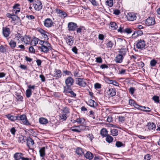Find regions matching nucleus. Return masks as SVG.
I'll return each instance as SVG.
<instances>
[{
	"label": "nucleus",
	"instance_id": "aec40b11",
	"mask_svg": "<svg viewBox=\"0 0 160 160\" xmlns=\"http://www.w3.org/2000/svg\"><path fill=\"white\" fill-rule=\"evenodd\" d=\"M85 157L89 160H91L93 158V154L89 151L87 152L84 155Z\"/></svg>",
	"mask_w": 160,
	"mask_h": 160
},
{
	"label": "nucleus",
	"instance_id": "79ce46f5",
	"mask_svg": "<svg viewBox=\"0 0 160 160\" xmlns=\"http://www.w3.org/2000/svg\"><path fill=\"white\" fill-rule=\"evenodd\" d=\"M16 98L17 100L19 101H22L23 99V97L18 93L16 94Z\"/></svg>",
	"mask_w": 160,
	"mask_h": 160
},
{
	"label": "nucleus",
	"instance_id": "4d7b16f0",
	"mask_svg": "<svg viewBox=\"0 0 160 160\" xmlns=\"http://www.w3.org/2000/svg\"><path fill=\"white\" fill-rule=\"evenodd\" d=\"M65 92L66 93H69L71 94L72 97H75L76 96V94L72 91H66Z\"/></svg>",
	"mask_w": 160,
	"mask_h": 160
},
{
	"label": "nucleus",
	"instance_id": "7ed1b4c3",
	"mask_svg": "<svg viewBox=\"0 0 160 160\" xmlns=\"http://www.w3.org/2000/svg\"><path fill=\"white\" fill-rule=\"evenodd\" d=\"M76 81V84L80 86L85 87L86 85V81L83 78H77Z\"/></svg>",
	"mask_w": 160,
	"mask_h": 160
},
{
	"label": "nucleus",
	"instance_id": "72a5a7b5",
	"mask_svg": "<svg viewBox=\"0 0 160 160\" xmlns=\"http://www.w3.org/2000/svg\"><path fill=\"white\" fill-rule=\"evenodd\" d=\"M76 153L78 155H81L83 153L82 149L79 148H77V149H76Z\"/></svg>",
	"mask_w": 160,
	"mask_h": 160
},
{
	"label": "nucleus",
	"instance_id": "a18cd8bd",
	"mask_svg": "<svg viewBox=\"0 0 160 160\" xmlns=\"http://www.w3.org/2000/svg\"><path fill=\"white\" fill-rule=\"evenodd\" d=\"M94 6H97L98 5V3L95 0H88Z\"/></svg>",
	"mask_w": 160,
	"mask_h": 160
},
{
	"label": "nucleus",
	"instance_id": "c756f323",
	"mask_svg": "<svg viewBox=\"0 0 160 160\" xmlns=\"http://www.w3.org/2000/svg\"><path fill=\"white\" fill-rule=\"evenodd\" d=\"M71 129L73 132H80L79 126L72 127L71 128Z\"/></svg>",
	"mask_w": 160,
	"mask_h": 160
},
{
	"label": "nucleus",
	"instance_id": "a19ab883",
	"mask_svg": "<svg viewBox=\"0 0 160 160\" xmlns=\"http://www.w3.org/2000/svg\"><path fill=\"white\" fill-rule=\"evenodd\" d=\"M39 40L38 38H34L33 40L31 42V44L32 45L34 44V45L35 46L38 43Z\"/></svg>",
	"mask_w": 160,
	"mask_h": 160
},
{
	"label": "nucleus",
	"instance_id": "69168bd1",
	"mask_svg": "<svg viewBox=\"0 0 160 160\" xmlns=\"http://www.w3.org/2000/svg\"><path fill=\"white\" fill-rule=\"evenodd\" d=\"M104 36L102 34H99L98 35V38L99 40H102L104 39Z\"/></svg>",
	"mask_w": 160,
	"mask_h": 160
},
{
	"label": "nucleus",
	"instance_id": "f257e3e1",
	"mask_svg": "<svg viewBox=\"0 0 160 160\" xmlns=\"http://www.w3.org/2000/svg\"><path fill=\"white\" fill-rule=\"evenodd\" d=\"M51 45L50 43L47 42H45V44L41 47H39V48L41 49V51L44 52L45 53H47L49 51V49H51L50 46Z\"/></svg>",
	"mask_w": 160,
	"mask_h": 160
},
{
	"label": "nucleus",
	"instance_id": "de8ad7c7",
	"mask_svg": "<svg viewBox=\"0 0 160 160\" xmlns=\"http://www.w3.org/2000/svg\"><path fill=\"white\" fill-rule=\"evenodd\" d=\"M60 117L61 119L65 120L67 118V114L63 113Z\"/></svg>",
	"mask_w": 160,
	"mask_h": 160
},
{
	"label": "nucleus",
	"instance_id": "4be33fe9",
	"mask_svg": "<svg viewBox=\"0 0 160 160\" xmlns=\"http://www.w3.org/2000/svg\"><path fill=\"white\" fill-rule=\"evenodd\" d=\"M148 129L150 130L155 129L156 128L155 124L152 122H149L147 125Z\"/></svg>",
	"mask_w": 160,
	"mask_h": 160
},
{
	"label": "nucleus",
	"instance_id": "9d476101",
	"mask_svg": "<svg viewBox=\"0 0 160 160\" xmlns=\"http://www.w3.org/2000/svg\"><path fill=\"white\" fill-rule=\"evenodd\" d=\"M68 27L69 31H75L77 27V24L73 22H70L68 24Z\"/></svg>",
	"mask_w": 160,
	"mask_h": 160
},
{
	"label": "nucleus",
	"instance_id": "4468645a",
	"mask_svg": "<svg viewBox=\"0 0 160 160\" xmlns=\"http://www.w3.org/2000/svg\"><path fill=\"white\" fill-rule=\"evenodd\" d=\"M66 42L68 45L72 46L73 43V37L70 36H67L66 37Z\"/></svg>",
	"mask_w": 160,
	"mask_h": 160
},
{
	"label": "nucleus",
	"instance_id": "37998d69",
	"mask_svg": "<svg viewBox=\"0 0 160 160\" xmlns=\"http://www.w3.org/2000/svg\"><path fill=\"white\" fill-rule=\"evenodd\" d=\"M8 14L10 16H12V17H9V18H11L12 19V21H15L17 18H18V16H16V15H15L14 14H13V15H12L10 13H8Z\"/></svg>",
	"mask_w": 160,
	"mask_h": 160
},
{
	"label": "nucleus",
	"instance_id": "58836bf2",
	"mask_svg": "<svg viewBox=\"0 0 160 160\" xmlns=\"http://www.w3.org/2000/svg\"><path fill=\"white\" fill-rule=\"evenodd\" d=\"M110 25L112 28H113L112 29H117L118 28L117 25L115 22H111Z\"/></svg>",
	"mask_w": 160,
	"mask_h": 160
},
{
	"label": "nucleus",
	"instance_id": "774afa93",
	"mask_svg": "<svg viewBox=\"0 0 160 160\" xmlns=\"http://www.w3.org/2000/svg\"><path fill=\"white\" fill-rule=\"evenodd\" d=\"M144 159L145 160H150V156L149 154H148L145 155L144 157Z\"/></svg>",
	"mask_w": 160,
	"mask_h": 160
},
{
	"label": "nucleus",
	"instance_id": "39448f33",
	"mask_svg": "<svg viewBox=\"0 0 160 160\" xmlns=\"http://www.w3.org/2000/svg\"><path fill=\"white\" fill-rule=\"evenodd\" d=\"M155 21L154 17H149L147 19L145 22V24L148 26L153 25L155 24Z\"/></svg>",
	"mask_w": 160,
	"mask_h": 160
},
{
	"label": "nucleus",
	"instance_id": "f03ea898",
	"mask_svg": "<svg viewBox=\"0 0 160 160\" xmlns=\"http://www.w3.org/2000/svg\"><path fill=\"white\" fill-rule=\"evenodd\" d=\"M17 120H21L23 123L25 125H29V123L28 122L26 115H17Z\"/></svg>",
	"mask_w": 160,
	"mask_h": 160
},
{
	"label": "nucleus",
	"instance_id": "864d4df0",
	"mask_svg": "<svg viewBox=\"0 0 160 160\" xmlns=\"http://www.w3.org/2000/svg\"><path fill=\"white\" fill-rule=\"evenodd\" d=\"M96 62H97L101 63L102 62V58L100 57H98L96 58Z\"/></svg>",
	"mask_w": 160,
	"mask_h": 160
},
{
	"label": "nucleus",
	"instance_id": "bf43d9fd",
	"mask_svg": "<svg viewBox=\"0 0 160 160\" xmlns=\"http://www.w3.org/2000/svg\"><path fill=\"white\" fill-rule=\"evenodd\" d=\"M6 51L5 48L2 45L0 46V52H3Z\"/></svg>",
	"mask_w": 160,
	"mask_h": 160
},
{
	"label": "nucleus",
	"instance_id": "20e7f679",
	"mask_svg": "<svg viewBox=\"0 0 160 160\" xmlns=\"http://www.w3.org/2000/svg\"><path fill=\"white\" fill-rule=\"evenodd\" d=\"M146 46L145 42L144 40H141L138 41L136 44V47L139 49H142L144 48Z\"/></svg>",
	"mask_w": 160,
	"mask_h": 160
},
{
	"label": "nucleus",
	"instance_id": "8fccbe9b",
	"mask_svg": "<svg viewBox=\"0 0 160 160\" xmlns=\"http://www.w3.org/2000/svg\"><path fill=\"white\" fill-rule=\"evenodd\" d=\"M159 97L156 96H154L152 98L153 100L157 102H159Z\"/></svg>",
	"mask_w": 160,
	"mask_h": 160
},
{
	"label": "nucleus",
	"instance_id": "13d9d810",
	"mask_svg": "<svg viewBox=\"0 0 160 160\" xmlns=\"http://www.w3.org/2000/svg\"><path fill=\"white\" fill-rule=\"evenodd\" d=\"M63 72L66 75H71L72 76V74L71 72L67 70H64L63 71Z\"/></svg>",
	"mask_w": 160,
	"mask_h": 160
},
{
	"label": "nucleus",
	"instance_id": "9b49d317",
	"mask_svg": "<svg viewBox=\"0 0 160 160\" xmlns=\"http://www.w3.org/2000/svg\"><path fill=\"white\" fill-rule=\"evenodd\" d=\"M44 25L47 27H50L52 26L53 22L52 20L49 18H47L44 21Z\"/></svg>",
	"mask_w": 160,
	"mask_h": 160
},
{
	"label": "nucleus",
	"instance_id": "e2e57ef3",
	"mask_svg": "<svg viewBox=\"0 0 160 160\" xmlns=\"http://www.w3.org/2000/svg\"><path fill=\"white\" fill-rule=\"evenodd\" d=\"M133 106L136 108L140 109L141 107H142L141 106H140L138 105L137 103L136 102L134 104V105H133Z\"/></svg>",
	"mask_w": 160,
	"mask_h": 160
},
{
	"label": "nucleus",
	"instance_id": "423d86ee",
	"mask_svg": "<svg viewBox=\"0 0 160 160\" xmlns=\"http://www.w3.org/2000/svg\"><path fill=\"white\" fill-rule=\"evenodd\" d=\"M118 32L122 33H126L128 34L131 33L132 32V30L131 28H124L123 27H122L121 26L118 29Z\"/></svg>",
	"mask_w": 160,
	"mask_h": 160
},
{
	"label": "nucleus",
	"instance_id": "f704fd0d",
	"mask_svg": "<svg viewBox=\"0 0 160 160\" xmlns=\"http://www.w3.org/2000/svg\"><path fill=\"white\" fill-rule=\"evenodd\" d=\"M32 93V91L30 89H28L26 91V94L27 98L30 97Z\"/></svg>",
	"mask_w": 160,
	"mask_h": 160
},
{
	"label": "nucleus",
	"instance_id": "c03bdc74",
	"mask_svg": "<svg viewBox=\"0 0 160 160\" xmlns=\"http://www.w3.org/2000/svg\"><path fill=\"white\" fill-rule=\"evenodd\" d=\"M76 121H77L78 123L83 124L84 123V120L83 118H79L76 119Z\"/></svg>",
	"mask_w": 160,
	"mask_h": 160
},
{
	"label": "nucleus",
	"instance_id": "5fc2aeb1",
	"mask_svg": "<svg viewBox=\"0 0 160 160\" xmlns=\"http://www.w3.org/2000/svg\"><path fill=\"white\" fill-rule=\"evenodd\" d=\"M119 121L122 122L125 120V117L123 116H119L118 117Z\"/></svg>",
	"mask_w": 160,
	"mask_h": 160
},
{
	"label": "nucleus",
	"instance_id": "473e14b6",
	"mask_svg": "<svg viewBox=\"0 0 160 160\" xmlns=\"http://www.w3.org/2000/svg\"><path fill=\"white\" fill-rule=\"evenodd\" d=\"M34 143V141L32 139L30 138H29L28 139L27 141V144L28 147H29L30 145H33Z\"/></svg>",
	"mask_w": 160,
	"mask_h": 160
},
{
	"label": "nucleus",
	"instance_id": "2f4dec72",
	"mask_svg": "<svg viewBox=\"0 0 160 160\" xmlns=\"http://www.w3.org/2000/svg\"><path fill=\"white\" fill-rule=\"evenodd\" d=\"M126 53V50L124 49H122L119 51V54L123 57L125 56Z\"/></svg>",
	"mask_w": 160,
	"mask_h": 160
},
{
	"label": "nucleus",
	"instance_id": "052dcab7",
	"mask_svg": "<svg viewBox=\"0 0 160 160\" xmlns=\"http://www.w3.org/2000/svg\"><path fill=\"white\" fill-rule=\"evenodd\" d=\"M72 51L75 54L78 53V49L76 47H74L72 48Z\"/></svg>",
	"mask_w": 160,
	"mask_h": 160
},
{
	"label": "nucleus",
	"instance_id": "6ab92c4d",
	"mask_svg": "<svg viewBox=\"0 0 160 160\" xmlns=\"http://www.w3.org/2000/svg\"><path fill=\"white\" fill-rule=\"evenodd\" d=\"M123 58V57L122 55L118 54L115 57V61L117 63H121L122 61Z\"/></svg>",
	"mask_w": 160,
	"mask_h": 160
},
{
	"label": "nucleus",
	"instance_id": "cd10ccee",
	"mask_svg": "<svg viewBox=\"0 0 160 160\" xmlns=\"http://www.w3.org/2000/svg\"><path fill=\"white\" fill-rule=\"evenodd\" d=\"M22 154L21 153H16L14 155V158L16 160H19L20 159H22Z\"/></svg>",
	"mask_w": 160,
	"mask_h": 160
},
{
	"label": "nucleus",
	"instance_id": "338daca9",
	"mask_svg": "<svg viewBox=\"0 0 160 160\" xmlns=\"http://www.w3.org/2000/svg\"><path fill=\"white\" fill-rule=\"evenodd\" d=\"M95 88H101V85L98 83H96L94 85Z\"/></svg>",
	"mask_w": 160,
	"mask_h": 160
},
{
	"label": "nucleus",
	"instance_id": "0eeeda50",
	"mask_svg": "<svg viewBox=\"0 0 160 160\" xmlns=\"http://www.w3.org/2000/svg\"><path fill=\"white\" fill-rule=\"evenodd\" d=\"M20 5L19 3H16L13 6L12 12L13 14H17L20 12V8L19 7Z\"/></svg>",
	"mask_w": 160,
	"mask_h": 160
},
{
	"label": "nucleus",
	"instance_id": "393cba45",
	"mask_svg": "<svg viewBox=\"0 0 160 160\" xmlns=\"http://www.w3.org/2000/svg\"><path fill=\"white\" fill-rule=\"evenodd\" d=\"M23 38V37L22 36V35L21 34L19 33H17V34L15 35L14 39L15 40H19L20 41V40H21V41L22 40Z\"/></svg>",
	"mask_w": 160,
	"mask_h": 160
},
{
	"label": "nucleus",
	"instance_id": "6e6552de",
	"mask_svg": "<svg viewBox=\"0 0 160 160\" xmlns=\"http://www.w3.org/2000/svg\"><path fill=\"white\" fill-rule=\"evenodd\" d=\"M127 17L128 21H132L136 19V14L133 12H129L128 13Z\"/></svg>",
	"mask_w": 160,
	"mask_h": 160
},
{
	"label": "nucleus",
	"instance_id": "4c0bfd02",
	"mask_svg": "<svg viewBox=\"0 0 160 160\" xmlns=\"http://www.w3.org/2000/svg\"><path fill=\"white\" fill-rule=\"evenodd\" d=\"M140 109L146 112H150L151 111V109L148 107H145V106L141 107Z\"/></svg>",
	"mask_w": 160,
	"mask_h": 160
},
{
	"label": "nucleus",
	"instance_id": "ea45409f",
	"mask_svg": "<svg viewBox=\"0 0 160 160\" xmlns=\"http://www.w3.org/2000/svg\"><path fill=\"white\" fill-rule=\"evenodd\" d=\"M107 4L109 6L111 7L113 5V0H107L106 1Z\"/></svg>",
	"mask_w": 160,
	"mask_h": 160
},
{
	"label": "nucleus",
	"instance_id": "e433bc0d",
	"mask_svg": "<svg viewBox=\"0 0 160 160\" xmlns=\"http://www.w3.org/2000/svg\"><path fill=\"white\" fill-rule=\"evenodd\" d=\"M111 132L112 135L113 136H116L118 134V130L116 129H113L111 130Z\"/></svg>",
	"mask_w": 160,
	"mask_h": 160
},
{
	"label": "nucleus",
	"instance_id": "c85d7f7f",
	"mask_svg": "<svg viewBox=\"0 0 160 160\" xmlns=\"http://www.w3.org/2000/svg\"><path fill=\"white\" fill-rule=\"evenodd\" d=\"M55 74V77L58 78L61 77L62 75L61 71L59 69L56 70Z\"/></svg>",
	"mask_w": 160,
	"mask_h": 160
},
{
	"label": "nucleus",
	"instance_id": "a211bd4d",
	"mask_svg": "<svg viewBox=\"0 0 160 160\" xmlns=\"http://www.w3.org/2000/svg\"><path fill=\"white\" fill-rule=\"evenodd\" d=\"M34 8L37 10H40L42 8V4L41 2L39 1L37 3L35 4L34 6Z\"/></svg>",
	"mask_w": 160,
	"mask_h": 160
},
{
	"label": "nucleus",
	"instance_id": "c9c22d12",
	"mask_svg": "<svg viewBox=\"0 0 160 160\" xmlns=\"http://www.w3.org/2000/svg\"><path fill=\"white\" fill-rule=\"evenodd\" d=\"M16 42L13 40H11L9 43V44L12 48H14L16 46Z\"/></svg>",
	"mask_w": 160,
	"mask_h": 160
},
{
	"label": "nucleus",
	"instance_id": "412c9836",
	"mask_svg": "<svg viewBox=\"0 0 160 160\" xmlns=\"http://www.w3.org/2000/svg\"><path fill=\"white\" fill-rule=\"evenodd\" d=\"M39 152L41 157H44L45 155V147H43L41 148L39 150Z\"/></svg>",
	"mask_w": 160,
	"mask_h": 160
},
{
	"label": "nucleus",
	"instance_id": "7c9ffc66",
	"mask_svg": "<svg viewBox=\"0 0 160 160\" xmlns=\"http://www.w3.org/2000/svg\"><path fill=\"white\" fill-rule=\"evenodd\" d=\"M106 141L110 143L112 142L113 140V138L111 136L108 135H107L106 138Z\"/></svg>",
	"mask_w": 160,
	"mask_h": 160
},
{
	"label": "nucleus",
	"instance_id": "b1692460",
	"mask_svg": "<svg viewBox=\"0 0 160 160\" xmlns=\"http://www.w3.org/2000/svg\"><path fill=\"white\" fill-rule=\"evenodd\" d=\"M88 102L89 105L91 107L94 108L97 105V103L92 100H90Z\"/></svg>",
	"mask_w": 160,
	"mask_h": 160
},
{
	"label": "nucleus",
	"instance_id": "09e8293b",
	"mask_svg": "<svg viewBox=\"0 0 160 160\" xmlns=\"http://www.w3.org/2000/svg\"><path fill=\"white\" fill-rule=\"evenodd\" d=\"M63 112L66 114L69 113V109L68 108H65L63 110Z\"/></svg>",
	"mask_w": 160,
	"mask_h": 160
},
{
	"label": "nucleus",
	"instance_id": "f8f14e48",
	"mask_svg": "<svg viewBox=\"0 0 160 160\" xmlns=\"http://www.w3.org/2000/svg\"><path fill=\"white\" fill-rule=\"evenodd\" d=\"M3 34L5 37H8L10 33V29L8 28L3 27L2 28Z\"/></svg>",
	"mask_w": 160,
	"mask_h": 160
},
{
	"label": "nucleus",
	"instance_id": "f3484780",
	"mask_svg": "<svg viewBox=\"0 0 160 160\" xmlns=\"http://www.w3.org/2000/svg\"><path fill=\"white\" fill-rule=\"evenodd\" d=\"M115 42L114 41H109L106 44L107 48L111 49L113 46H115Z\"/></svg>",
	"mask_w": 160,
	"mask_h": 160
},
{
	"label": "nucleus",
	"instance_id": "49530a36",
	"mask_svg": "<svg viewBox=\"0 0 160 160\" xmlns=\"http://www.w3.org/2000/svg\"><path fill=\"white\" fill-rule=\"evenodd\" d=\"M157 63V62L154 59L151 61L150 62V65L152 67L155 66Z\"/></svg>",
	"mask_w": 160,
	"mask_h": 160
},
{
	"label": "nucleus",
	"instance_id": "680f3d73",
	"mask_svg": "<svg viewBox=\"0 0 160 160\" xmlns=\"http://www.w3.org/2000/svg\"><path fill=\"white\" fill-rule=\"evenodd\" d=\"M135 89L133 87H131L129 88V92H130L131 94H133L134 93L135 91Z\"/></svg>",
	"mask_w": 160,
	"mask_h": 160
},
{
	"label": "nucleus",
	"instance_id": "5701e85b",
	"mask_svg": "<svg viewBox=\"0 0 160 160\" xmlns=\"http://www.w3.org/2000/svg\"><path fill=\"white\" fill-rule=\"evenodd\" d=\"M7 118L11 121H14L17 120V116H13L10 114H7L6 115Z\"/></svg>",
	"mask_w": 160,
	"mask_h": 160
},
{
	"label": "nucleus",
	"instance_id": "0e129e2a",
	"mask_svg": "<svg viewBox=\"0 0 160 160\" xmlns=\"http://www.w3.org/2000/svg\"><path fill=\"white\" fill-rule=\"evenodd\" d=\"M29 51L31 52L34 53L35 52V50L32 46L30 47L29 48Z\"/></svg>",
	"mask_w": 160,
	"mask_h": 160
},
{
	"label": "nucleus",
	"instance_id": "6e6d98bb",
	"mask_svg": "<svg viewBox=\"0 0 160 160\" xmlns=\"http://www.w3.org/2000/svg\"><path fill=\"white\" fill-rule=\"evenodd\" d=\"M10 132L13 135H14L16 132V130L15 128L13 127L10 129Z\"/></svg>",
	"mask_w": 160,
	"mask_h": 160
},
{
	"label": "nucleus",
	"instance_id": "1a4fd4ad",
	"mask_svg": "<svg viewBox=\"0 0 160 160\" xmlns=\"http://www.w3.org/2000/svg\"><path fill=\"white\" fill-rule=\"evenodd\" d=\"M74 83V80L71 77L68 78L65 80V83L68 88L72 86Z\"/></svg>",
	"mask_w": 160,
	"mask_h": 160
},
{
	"label": "nucleus",
	"instance_id": "603ef678",
	"mask_svg": "<svg viewBox=\"0 0 160 160\" xmlns=\"http://www.w3.org/2000/svg\"><path fill=\"white\" fill-rule=\"evenodd\" d=\"M136 102L132 99H130L129 102V105L133 106Z\"/></svg>",
	"mask_w": 160,
	"mask_h": 160
},
{
	"label": "nucleus",
	"instance_id": "ddd939ff",
	"mask_svg": "<svg viewBox=\"0 0 160 160\" xmlns=\"http://www.w3.org/2000/svg\"><path fill=\"white\" fill-rule=\"evenodd\" d=\"M38 31L41 34L42 36L43 37L45 40L48 39V38L47 35V34H48V33L47 32L41 28H39L38 29Z\"/></svg>",
	"mask_w": 160,
	"mask_h": 160
},
{
	"label": "nucleus",
	"instance_id": "dca6fc26",
	"mask_svg": "<svg viewBox=\"0 0 160 160\" xmlns=\"http://www.w3.org/2000/svg\"><path fill=\"white\" fill-rule=\"evenodd\" d=\"M107 93L110 97L115 96L116 94V90L115 88H111L109 89Z\"/></svg>",
	"mask_w": 160,
	"mask_h": 160
},
{
	"label": "nucleus",
	"instance_id": "2eb2a0df",
	"mask_svg": "<svg viewBox=\"0 0 160 160\" xmlns=\"http://www.w3.org/2000/svg\"><path fill=\"white\" fill-rule=\"evenodd\" d=\"M22 41H23L25 44H28L31 42L32 39L31 37L25 36L23 38Z\"/></svg>",
	"mask_w": 160,
	"mask_h": 160
},
{
	"label": "nucleus",
	"instance_id": "a878e982",
	"mask_svg": "<svg viewBox=\"0 0 160 160\" xmlns=\"http://www.w3.org/2000/svg\"><path fill=\"white\" fill-rule=\"evenodd\" d=\"M39 122L40 123L43 124H46L48 122V120L43 118H39Z\"/></svg>",
	"mask_w": 160,
	"mask_h": 160
},
{
	"label": "nucleus",
	"instance_id": "3c124183",
	"mask_svg": "<svg viewBox=\"0 0 160 160\" xmlns=\"http://www.w3.org/2000/svg\"><path fill=\"white\" fill-rule=\"evenodd\" d=\"M116 145L117 147H120L122 146L123 144L121 142L117 141L116 143Z\"/></svg>",
	"mask_w": 160,
	"mask_h": 160
},
{
	"label": "nucleus",
	"instance_id": "bb28decb",
	"mask_svg": "<svg viewBox=\"0 0 160 160\" xmlns=\"http://www.w3.org/2000/svg\"><path fill=\"white\" fill-rule=\"evenodd\" d=\"M100 133L101 135L103 137H106L108 134V131L107 129L105 128L102 129Z\"/></svg>",
	"mask_w": 160,
	"mask_h": 160
}]
</instances>
